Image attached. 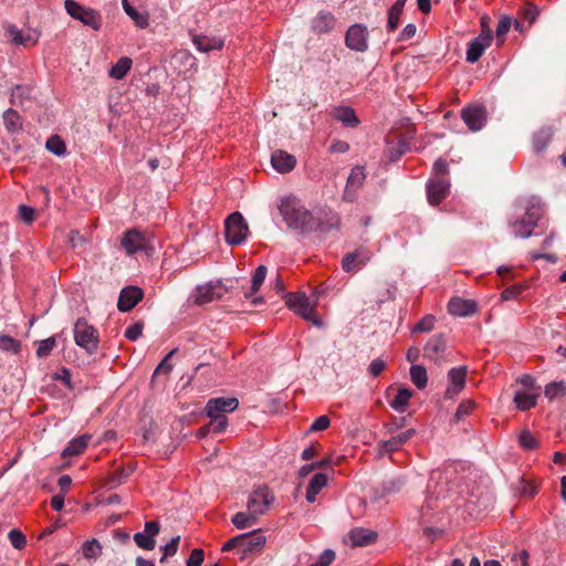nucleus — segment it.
Here are the masks:
<instances>
[{
	"instance_id": "obj_29",
	"label": "nucleus",
	"mask_w": 566,
	"mask_h": 566,
	"mask_svg": "<svg viewBox=\"0 0 566 566\" xmlns=\"http://www.w3.org/2000/svg\"><path fill=\"white\" fill-rule=\"evenodd\" d=\"M318 227L322 231L339 228L340 218L337 212L331 208H323L318 211Z\"/></svg>"
},
{
	"instance_id": "obj_11",
	"label": "nucleus",
	"mask_w": 566,
	"mask_h": 566,
	"mask_svg": "<svg viewBox=\"0 0 566 566\" xmlns=\"http://www.w3.org/2000/svg\"><path fill=\"white\" fill-rule=\"evenodd\" d=\"M273 501L274 496L268 488H259L250 494L248 510L261 516L266 512Z\"/></svg>"
},
{
	"instance_id": "obj_40",
	"label": "nucleus",
	"mask_w": 566,
	"mask_h": 566,
	"mask_svg": "<svg viewBox=\"0 0 566 566\" xmlns=\"http://www.w3.org/2000/svg\"><path fill=\"white\" fill-rule=\"evenodd\" d=\"M410 377L413 382V385L418 389H423L427 386L428 382V376L427 370L421 365H412L410 368Z\"/></svg>"
},
{
	"instance_id": "obj_59",
	"label": "nucleus",
	"mask_w": 566,
	"mask_h": 566,
	"mask_svg": "<svg viewBox=\"0 0 566 566\" xmlns=\"http://www.w3.org/2000/svg\"><path fill=\"white\" fill-rule=\"evenodd\" d=\"M523 289L522 285L509 286L502 292L501 297L504 301L514 300L522 293Z\"/></svg>"
},
{
	"instance_id": "obj_39",
	"label": "nucleus",
	"mask_w": 566,
	"mask_h": 566,
	"mask_svg": "<svg viewBox=\"0 0 566 566\" xmlns=\"http://www.w3.org/2000/svg\"><path fill=\"white\" fill-rule=\"evenodd\" d=\"M406 0H397L388 11V24L389 31H395L399 24L400 17L405 7Z\"/></svg>"
},
{
	"instance_id": "obj_20",
	"label": "nucleus",
	"mask_w": 566,
	"mask_h": 566,
	"mask_svg": "<svg viewBox=\"0 0 566 566\" xmlns=\"http://www.w3.org/2000/svg\"><path fill=\"white\" fill-rule=\"evenodd\" d=\"M144 292L138 286H127L122 290L117 307L120 312L130 311L139 301H142Z\"/></svg>"
},
{
	"instance_id": "obj_10",
	"label": "nucleus",
	"mask_w": 566,
	"mask_h": 566,
	"mask_svg": "<svg viewBox=\"0 0 566 566\" xmlns=\"http://www.w3.org/2000/svg\"><path fill=\"white\" fill-rule=\"evenodd\" d=\"M6 36L14 45L31 48L38 43L40 34L36 30H20L15 25L9 24L6 27Z\"/></svg>"
},
{
	"instance_id": "obj_58",
	"label": "nucleus",
	"mask_w": 566,
	"mask_h": 566,
	"mask_svg": "<svg viewBox=\"0 0 566 566\" xmlns=\"http://www.w3.org/2000/svg\"><path fill=\"white\" fill-rule=\"evenodd\" d=\"M331 420L327 416L318 417L308 428V432L322 431L329 427Z\"/></svg>"
},
{
	"instance_id": "obj_44",
	"label": "nucleus",
	"mask_w": 566,
	"mask_h": 566,
	"mask_svg": "<svg viewBox=\"0 0 566 566\" xmlns=\"http://www.w3.org/2000/svg\"><path fill=\"white\" fill-rule=\"evenodd\" d=\"M520 446L527 451L535 450L538 447V440L530 430H522L518 436Z\"/></svg>"
},
{
	"instance_id": "obj_13",
	"label": "nucleus",
	"mask_w": 566,
	"mask_h": 566,
	"mask_svg": "<svg viewBox=\"0 0 566 566\" xmlns=\"http://www.w3.org/2000/svg\"><path fill=\"white\" fill-rule=\"evenodd\" d=\"M461 117L470 130H480L486 122V109L482 105H471L464 107Z\"/></svg>"
},
{
	"instance_id": "obj_4",
	"label": "nucleus",
	"mask_w": 566,
	"mask_h": 566,
	"mask_svg": "<svg viewBox=\"0 0 566 566\" xmlns=\"http://www.w3.org/2000/svg\"><path fill=\"white\" fill-rule=\"evenodd\" d=\"M64 6L66 12L73 19L81 21L84 25L91 27L95 31L101 29L102 18L96 10L85 8L74 0H65Z\"/></svg>"
},
{
	"instance_id": "obj_23",
	"label": "nucleus",
	"mask_w": 566,
	"mask_h": 566,
	"mask_svg": "<svg viewBox=\"0 0 566 566\" xmlns=\"http://www.w3.org/2000/svg\"><path fill=\"white\" fill-rule=\"evenodd\" d=\"M416 434V429H408L405 432H401L389 440H384L379 442V451L380 453H392L398 451L402 444H405L409 439H411Z\"/></svg>"
},
{
	"instance_id": "obj_26",
	"label": "nucleus",
	"mask_w": 566,
	"mask_h": 566,
	"mask_svg": "<svg viewBox=\"0 0 566 566\" xmlns=\"http://www.w3.org/2000/svg\"><path fill=\"white\" fill-rule=\"evenodd\" d=\"M336 24L335 17L327 11H321L312 20V29L317 34L331 32Z\"/></svg>"
},
{
	"instance_id": "obj_16",
	"label": "nucleus",
	"mask_w": 566,
	"mask_h": 566,
	"mask_svg": "<svg viewBox=\"0 0 566 566\" xmlns=\"http://www.w3.org/2000/svg\"><path fill=\"white\" fill-rule=\"evenodd\" d=\"M370 258V252L360 247L343 256L342 268L345 272H355L361 266H365L369 262Z\"/></svg>"
},
{
	"instance_id": "obj_18",
	"label": "nucleus",
	"mask_w": 566,
	"mask_h": 566,
	"mask_svg": "<svg viewBox=\"0 0 566 566\" xmlns=\"http://www.w3.org/2000/svg\"><path fill=\"white\" fill-rule=\"evenodd\" d=\"M160 531V525L156 521L146 522L144 533H136L134 542L143 549L153 551L156 546V535Z\"/></svg>"
},
{
	"instance_id": "obj_49",
	"label": "nucleus",
	"mask_w": 566,
	"mask_h": 566,
	"mask_svg": "<svg viewBox=\"0 0 566 566\" xmlns=\"http://www.w3.org/2000/svg\"><path fill=\"white\" fill-rule=\"evenodd\" d=\"M8 538L10 541L11 545L17 549H22L27 545L25 535L17 528L11 530L9 532Z\"/></svg>"
},
{
	"instance_id": "obj_60",
	"label": "nucleus",
	"mask_w": 566,
	"mask_h": 566,
	"mask_svg": "<svg viewBox=\"0 0 566 566\" xmlns=\"http://www.w3.org/2000/svg\"><path fill=\"white\" fill-rule=\"evenodd\" d=\"M228 426L227 417L214 418V420L210 421L211 431L214 433H220L226 430Z\"/></svg>"
},
{
	"instance_id": "obj_12",
	"label": "nucleus",
	"mask_w": 566,
	"mask_h": 566,
	"mask_svg": "<svg viewBox=\"0 0 566 566\" xmlns=\"http://www.w3.org/2000/svg\"><path fill=\"white\" fill-rule=\"evenodd\" d=\"M243 536V541L240 542V558L245 559L256 552H260L265 544V536L260 531H254L252 533L241 534Z\"/></svg>"
},
{
	"instance_id": "obj_1",
	"label": "nucleus",
	"mask_w": 566,
	"mask_h": 566,
	"mask_svg": "<svg viewBox=\"0 0 566 566\" xmlns=\"http://www.w3.org/2000/svg\"><path fill=\"white\" fill-rule=\"evenodd\" d=\"M279 210L289 228L301 232L312 229L314 220L312 213L295 197L283 198Z\"/></svg>"
},
{
	"instance_id": "obj_36",
	"label": "nucleus",
	"mask_w": 566,
	"mask_h": 566,
	"mask_svg": "<svg viewBox=\"0 0 566 566\" xmlns=\"http://www.w3.org/2000/svg\"><path fill=\"white\" fill-rule=\"evenodd\" d=\"M259 520V515L255 514L254 512H251L248 510V512H238L233 517H232V524L239 528V530H243V528H248V527H251L253 526Z\"/></svg>"
},
{
	"instance_id": "obj_7",
	"label": "nucleus",
	"mask_w": 566,
	"mask_h": 566,
	"mask_svg": "<svg viewBox=\"0 0 566 566\" xmlns=\"http://www.w3.org/2000/svg\"><path fill=\"white\" fill-rule=\"evenodd\" d=\"M541 217L542 209L539 206L533 205L532 207H528L522 219L512 222L515 235L521 238H528Z\"/></svg>"
},
{
	"instance_id": "obj_15",
	"label": "nucleus",
	"mask_w": 566,
	"mask_h": 566,
	"mask_svg": "<svg viewBox=\"0 0 566 566\" xmlns=\"http://www.w3.org/2000/svg\"><path fill=\"white\" fill-rule=\"evenodd\" d=\"M120 245L125 249L127 254H134L147 249L148 240L145 234L137 229H130L123 234Z\"/></svg>"
},
{
	"instance_id": "obj_54",
	"label": "nucleus",
	"mask_w": 566,
	"mask_h": 566,
	"mask_svg": "<svg viewBox=\"0 0 566 566\" xmlns=\"http://www.w3.org/2000/svg\"><path fill=\"white\" fill-rule=\"evenodd\" d=\"M177 349L170 350L165 358L160 361V364L155 369L154 376L158 374L168 375L172 370V365L169 363V359L176 354Z\"/></svg>"
},
{
	"instance_id": "obj_57",
	"label": "nucleus",
	"mask_w": 566,
	"mask_h": 566,
	"mask_svg": "<svg viewBox=\"0 0 566 566\" xmlns=\"http://www.w3.org/2000/svg\"><path fill=\"white\" fill-rule=\"evenodd\" d=\"M205 559V553L200 548L191 551L189 558L187 559V566H201Z\"/></svg>"
},
{
	"instance_id": "obj_28",
	"label": "nucleus",
	"mask_w": 566,
	"mask_h": 566,
	"mask_svg": "<svg viewBox=\"0 0 566 566\" xmlns=\"http://www.w3.org/2000/svg\"><path fill=\"white\" fill-rule=\"evenodd\" d=\"M332 116L346 127H357L359 119L350 106H337L332 111Z\"/></svg>"
},
{
	"instance_id": "obj_62",
	"label": "nucleus",
	"mask_w": 566,
	"mask_h": 566,
	"mask_svg": "<svg viewBox=\"0 0 566 566\" xmlns=\"http://www.w3.org/2000/svg\"><path fill=\"white\" fill-rule=\"evenodd\" d=\"M19 216L25 223H31L34 219V209L22 205L19 207Z\"/></svg>"
},
{
	"instance_id": "obj_43",
	"label": "nucleus",
	"mask_w": 566,
	"mask_h": 566,
	"mask_svg": "<svg viewBox=\"0 0 566 566\" xmlns=\"http://www.w3.org/2000/svg\"><path fill=\"white\" fill-rule=\"evenodd\" d=\"M82 553L86 559H96L102 553V546L97 539L93 538L83 544Z\"/></svg>"
},
{
	"instance_id": "obj_35",
	"label": "nucleus",
	"mask_w": 566,
	"mask_h": 566,
	"mask_svg": "<svg viewBox=\"0 0 566 566\" xmlns=\"http://www.w3.org/2000/svg\"><path fill=\"white\" fill-rule=\"evenodd\" d=\"M133 61L127 56L120 57L108 71V75L115 80H122L132 69Z\"/></svg>"
},
{
	"instance_id": "obj_19",
	"label": "nucleus",
	"mask_w": 566,
	"mask_h": 566,
	"mask_svg": "<svg viewBox=\"0 0 566 566\" xmlns=\"http://www.w3.org/2000/svg\"><path fill=\"white\" fill-rule=\"evenodd\" d=\"M468 369L465 366L451 368L448 373L449 386L446 390V398L451 399L457 396L465 386Z\"/></svg>"
},
{
	"instance_id": "obj_53",
	"label": "nucleus",
	"mask_w": 566,
	"mask_h": 566,
	"mask_svg": "<svg viewBox=\"0 0 566 566\" xmlns=\"http://www.w3.org/2000/svg\"><path fill=\"white\" fill-rule=\"evenodd\" d=\"M55 346V337H49L46 339H43L39 343L38 349H36V356L39 358L46 357L53 347Z\"/></svg>"
},
{
	"instance_id": "obj_46",
	"label": "nucleus",
	"mask_w": 566,
	"mask_h": 566,
	"mask_svg": "<svg viewBox=\"0 0 566 566\" xmlns=\"http://www.w3.org/2000/svg\"><path fill=\"white\" fill-rule=\"evenodd\" d=\"M45 146L49 151H51L52 154H54L56 156H62L66 153V146H65L64 142L56 135L51 136L46 140Z\"/></svg>"
},
{
	"instance_id": "obj_61",
	"label": "nucleus",
	"mask_w": 566,
	"mask_h": 566,
	"mask_svg": "<svg viewBox=\"0 0 566 566\" xmlns=\"http://www.w3.org/2000/svg\"><path fill=\"white\" fill-rule=\"evenodd\" d=\"M385 366L386 364L382 359L376 358L370 363L368 371L371 376L377 377L385 369Z\"/></svg>"
},
{
	"instance_id": "obj_47",
	"label": "nucleus",
	"mask_w": 566,
	"mask_h": 566,
	"mask_svg": "<svg viewBox=\"0 0 566 566\" xmlns=\"http://www.w3.org/2000/svg\"><path fill=\"white\" fill-rule=\"evenodd\" d=\"M21 344L19 340L14 339L8 335H0V349L4 352H10L17 354L20 352Z\"/></svg>"
},
{
	"instance_id": "obj_50",
	"label": "nucleus",
	"mask_w": 566,
	"mask_h": 566,
	"mask_svg": "<svg viewBox=\"0 0 566 566\" xmlns=\"http://www.w3.org/2000/svg\"><path fill=\"white\" fill-rule=\"evenodd\" d=\"M180 542V536L177 535L170 539L169 543H167L165 546L161 547L163 549V557L160 558V562L164 563L167 557L174 556L178 552V546Z\"/></svg>"
},
{
	"instance_id": "obj_30",
	"label": "nucleus",
	"mask_w": 566,
	"mask_h": 566,
	"mask_svg": "<svg viewBox=\"0 0 566 566\" xmlns=\"http://www.w3.org/2000/svg\"><path fill=\"white\" fill-rule=\"evenodd\" d=\"M446 349V340L442 335L432 336L424 346V356L438 360Z\"/></svg>"
},
{
	"instance_id": "obj_55",
	"label": "nucleus",
	"mask_w": 566,
	"mask_h": 566,
	"mask_svg": "<svg viewBox=\"0 0 566 566\" xmlns=\"http://www.w3.org/2000/svg\"><path fill=\"white\" fill-rule=\"evenodd\" d=\"M475 407V402L473 400H464L462 401L454 415L457 420H461L464 416H468Z\"/></svg>"
},
{
	"instance_id": "obj_17",
	"label": "nucleus",
	"mask_w": 566,
	"mask_h": 566,
	"mask_svg": "<svg viewBox=\"0 0 566 566\" xmlns=\"http://www.w3.org/2000/svg\"><path fill=\"white\" fill-rule=\"evenodd\" d=\"M366 175L364 167L356 166L352 169L348 178L345 190L343 192V200L347 202H353L356 199V191L364 185Z\"/></svg>"
},
{
	"instance_id": "obj_25",
	"label": "nucleus",
	"mask_w": 566,
	"mask_h": 566,
	"mask_svg": "<svg viewBox=\"0 0 566 566\" xmlns=\"http://www.w3.org/2000/svg\"><path fill=\"white\" fill-rule=\"evenodd\" d=\"M192 43L200 52H209L211 50H220L223 48L224 41L220 36H210L206 34H191Z\"/></svg>"
},
{
	"instance_id": "obj_6",
	"label": "nucleus",
	"mask_w": 566,
	"mask_h": 566,
	"mask_svg": "<svg viewBox=\"0 0 566 566\" xmlns=\"http://www.w3.org/2000/svg\"><path fill=\"white\" fill-rule=\"evenodd\" d=\"M481 24V33L468 44L467 61L469 63L478 62L492 41V30L488 27L485 18L482 19Z\"/></svg>"
},
{
	"instance_id": "obj_64",
	"label": "nucleus",
	"mask_w": 566,
	"mask_h": 566,
	"mask_svg": "<svg viewBox=\"0 0 566 566\" xmlns=\"http://www.w3.org/2000/svg\"><path fill=\"white\" fill-rule=\"evenodd\" d=\"M349 150V144L344 140H336L329 146L331 153L344 154Z\"/></svg>"
},
{
	"instance_id": "obj_38",
	"label": "nucleus",
	"mask_w": 566,
	"mask_h": 566,
	"mask_svg": "<svg viewBox=\"0 0 566 566\" xmlns=\"http://www.w3.org/2000/svg\"><path fill=\"white\" fill-rule=\"evenodd\" d=\"M537 397H538V394L517 391L514 395V402H515L517 409H520L522 411H526L536 405Z\"/></svg>"
},
{
	"instance_id": "obj_52",
	"label": "nucleus",
	"mask_w": 566,
	"mask_h": 566,
	"mask_svg": "<svg viewBox=\"0 0 566 566\" xmlns=\"http://www.w3.org/2000/svg\"><path fill=\"white\" fill-rule=\"evenodd\" d=\"M436 318L432 315H426L422 317L417 325L413 327V333H427L430 332L434 326Z\"/></svg>"
},
{
	"instance_id": "obj_31",
	"label": "nucleus",
	"mask_w": 566,
	"mask_h": 566,
	"mask_svg": "<svg viewBox=\"0 0 566 566\" xmlns=\"http://www.w3.org/2000/svg\"><path fill=\"white\" fill-rule=\"evenodd\" d=\"M91 439L92 436L88 433L74 438L69 442V446L63 450V457H73L83 453L84 450L87 448Z\"/></svg>"
},
{
	"instance_id": "obj_42",
	"label": "nucleus",
	"mask_w": 566,
	"mask_h": 566,
	"mask_svg": "<svg viewBox=\"0 0 566 566\" xmlns=\"http://www.w3.org/2000/svg\"><path fill=\"white\" fill-rule=\"evenodd\" d=\"M122 4L125 12L135 21L137 27L146 28L148 25V18L130 6L128 0H122Z\"/></svg>"
},
{
	"instance_id": "obj_14",
	"label": "nucleus",
	"mask_w": 566,
	"mask_h": 566,
	"mask_svg": "<svg viewBox=\"0 0 566 566\" xmlns=\"http://www.w3.org/2000/svg\"><path fill=\"white\" fill-rule=\"evenodd\" d=\"M227 289L221 282L208 283L198 286L195 294V303L198 305L208 304L214 300H218L224 295Z\"/></svg>"
},
{
	"instance_id": "obj_9",
	"label": "nucleus",
	"mask_w": 566,
	"mask_h": 566,
	"mask_svg": "<svg viewBox=\"0 0 566 566\" xmlns=\"http://www.w3.org/2000/svg\"><path fill=\"white\" fill-rule=\"evenodd\" d=\"M345 44L350 50L365 52L368 49V30L364 24L356 23L348 28Z\"/></svg>"
},
{
	"instance_id": "obj_48",
	"label": "nucleus",
	"mask_w": 566,
	"mask_h": 566,
	"mask_svg": "<svg viewBox=\"0 0 566 566\" xmlns=\"http://www.w3.org/2000/svg\"><path fill=\"white\" fill-rule=\"evenodd\" d=\"M31 94V88L24 85H17L12 88L11 92V103H22L23 99L29 98Z\"/></svg>"
},
{
	"instance_id": "obj_22",
	"label": "nucleus",
	"mask_w": 566,
	"mask_h": 566,
	"mask_svg": "<svg viewBox=\"0 0 566 566\" xmlns=\"http://www.w3.org/2000/svg\"><path fill=\"white\" fill-rule=\"evenodd\" d=\"M271 164L277 172L286 174L295 168L296 158L284 150L277 149L272 154Z\"/></svg>"
},
{
	"instance_id": "obj_37",
	"label": "nucleus",
	"mask_w": 566,
	"mask_h": 566,
	"mask_svg": "<svg viewBox=\"0 0 566 566\" xmlns=\"http://www.w3.org/2000/svg\"><path fill=\"white\" fill-rule=\"evenodd\" d=\"M266 272H268V269L265 265H259L255 269L254 274L252 276L251 286H250L249 291H247L244 293V296L247 298H251L260 290V287L262 286L263 282L265 280Z\"/></svg>"
},
{
	"instance_id": "obj_51",
	"label": "nucleus",
	"mask_w": 566,
	"mask_h": 566,
	"mask_svg": "<svg viewBox=\"0 0 566 566\" xmlns=\"http://www.w3.org/2000/svg\"><path fill=\"white\" fill-rule=\"evenodd\" d=\"M172 63L184 64L191 69L196 64V59L187 51H179L172 56Z\"/></svg>"
},
{
	"instance_id": "obj_33",
	"label": "nucleus",
	"mask_w": 566,
	"mask_h": 566,
	"mask_svg": "<svg viewBox=\"0 0 566 566\" xmlns=\"http://www.w3.org/2000/svg\"><path fill=\"white\" fill-rule=\"evenodd\" d=\"M3 123L6 129L11 134L22 130V117L12 108H9L3 113Z\"/></svg>"
},
{
	"instance_id": "obj_8",
	"label": "nucleus",
	"mask_w": 566,
	"mask_h": 566,
	"mask_svg": "<svg viewBox=\"0 0 566 566\" xmlns=\"http://www.w3.org/2000/svg\"><path fill=\"white\" fill-rule=\"evenodd\" d=\"M239 407V400L234 397H218L208 400L205 412L211 420L226 417V413L234 411Z\"/></svg>"
},
{
	"instance_id": "obj_41",
	"label": "nucleus",
	"mask_w": 566,
	"mask_h": 566,
	"mask_svg": "<svg viewBox=\"0 0 566 566\" xmlns=\"http://www.w3.org/2000/svg\"><path fill=\"white\" fill-rule=\"evenodd\" d=\"M545 397L549 400L558 399L566 396V382L565 381H554L545 387Z\"/></svg>"
},
{
	"instance_id": "obj_24",
	"label": "nucleus",
	"mask_w": 566,
	"mask_h": 566,
	"mask_svg": "<svg viewBox=\"0 0 566 566\" xmlns=\"http://www.w3.org/2000/svg\"><path fill=\"white\" fill-rule=\"evenodd\" d=\"M448 311L453 316H469L476 312V304L471 300L453 297L449 301Z\"/></svg>"
},
{
	"instance_id": "obj_56",
	"label": "nucleus",
	"mask_w": 566,
	"mask_h": 566,
	"mask_svg": "<svg viewBox=\"0 0 566 566\" xmlns=\"http://www.w3.org/2000/svg\"><path fill=\"white\" fill-rule=\"evenodd\" d=\"M143 328H144V324L143 322H136L135 324H133L132 326H129L126 332H125V336L129 339V340H137L142 334H143Z\"/></svg>"
},
{
	"instance_id": "obj_2",
	"label": "nucleus",
	"mask_w": 566,
	"mask_h": 566,
	"mask_svg": "<svg viewBox=\"0 0 566 566\" xmlns=\"http://www.w3.org/2000/svg\"><path fill=\"white\" fill-rule=\"evenodd\" d=\"M284 298L286 306L295 311L304 319L312 322L318 327L323 325V322L316 314L315 306L310 303L308 297L304 293H286Z\"/></svg>"
},
{
	"instance_id": "obj_63",
	"label": "nucleus",
	"mask_w": 566,
	"mask_h": 566,
	"mask_svg": "<svg viewBox=\"0 0 566 566\" xmlns=\"http://www.w3.org/2000/svg\"><path fill=\"white\" fill-rule=\"evenodd\" d=\"M335 552L333 549H325L318 557L321 566H329L335 559Z\"/></svg>"
},
{
	"instance_id": "obj_21",
	"label": "nucleus",
	"mask_w": 566,
	"mask_h": 566,
	"mask_svg": "<svg viewBox=\"0 0 566 566\" xmlns=\"http://www.w3.org/2000/svg\"><path fill=\"white\" fill-rule=\"evenodd\" d=\"M450 184L443 178L430 180L427 185L428 201L430 205H439L449 193Z\"/></svg>"
},
{
	"instance_id": "obj_45",
	"label": "nucleus",
	"mask_w": 566,
	"mask_h": 566,
	"mask_svg": "<svg viewBox=\"0 0 566 566\" xmlns=\"http://www.w3.org/2000/svg\"><path fill=\"white\" fill-rule=\"evenodd\" d=\"M512 20L507 15H503L497 25H496V41L497 45H502L504 43V39L509 30L511 29Z\"/></svg>"
},
{
	"instance_id": "obj_5",
	"label": "nucleus",
	"mask_w": 566,
	"mask_h": 566,
	"mask_svg": "<svg viewBox=\"0 0 566 566\" xmlns=\"http://www.w3.org/2000/svg\"><path fill=\"white\" fill-rule=\"evenodd\" d=\"M224 227L226 240L232 245L242 243L249 232L248 224L240 212L231 213L227 218Z\"/></svg>"
},
{
	"instance_id": "obj_3",
	"label": "nucleus",
	"mask_w": 566,
	"mask_h": 566,
	"mask_svg": "<svg viewBox=\"0 0 566 566\" xmlns=\"http://www.w3.org/2000/svg\"><path fill=\"white\" fill-rule=\"evenodd\" d=\"M74 340L77 346L92 354L98 348V333L85 318H78L74 324Z\"/></svg>"
},
{
	"instance_id": "obj_32",
	"label": "nucleus",
	"mask_w": 566,
	"mask_h": 566,
	"mask_svg": "<svg viewBox=\"0 0 566 566\" xmlns=\"http://www.w3.org/2000/svg\"><path fill=\"white\" fill-rule=\"evenodd\" d=\"M327 476L324 473H316L311 479L307 490H306V500L310 503L315 502L316 495L326 486Z\"/></svg>"
},
{
	"instance_id": "obj_34",
	"label": "nucleus",
	"mask_w": 566,
	"mask_h": 566,
	"mask_svg": "<svg viewBox=\"0 0 566 566\" xmlns=\"http://www.w3.org/2000/svg\"><path fill=\"white\" fill-rule=\"evenodd\" d=\"M412 391L407 388H399L395 398L390 401V407L397 412H405L409 406Z\"/></svg>"
},
{
	"instance_id": "obj_27",
	"label": "nucleus",
	"mask_w": 566,
	"mask_h": 566,
	"mask_svg": "<svg viewBox=\"0 0 566 566\" xmlns=\"http://www.w3.org/2000/svg\"><path fill=\"white\" fill-rule=\"evenodd\" d=\"M377 538V534L373 531L357 527L349 532L348 541L353 547L366 546L374 543Z\"/></svg>"
}]
</instances>
